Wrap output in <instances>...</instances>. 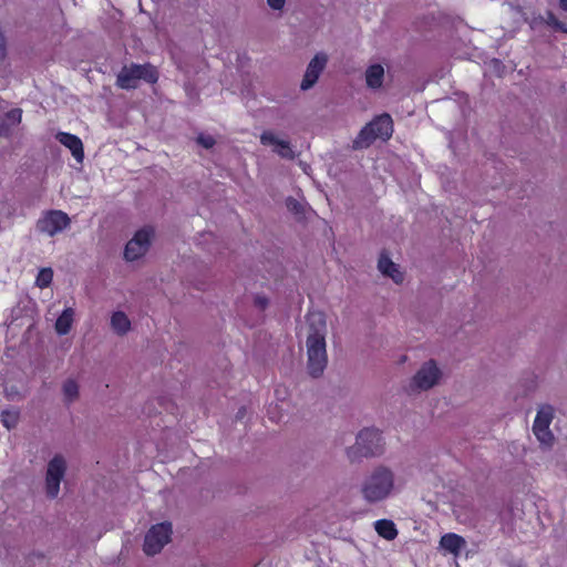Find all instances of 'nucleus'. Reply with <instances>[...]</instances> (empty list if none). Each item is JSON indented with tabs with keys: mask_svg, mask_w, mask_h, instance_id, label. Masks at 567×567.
Masks as SVG:
<instances>
[{
	"mask_svg": "<svg viewBox=\"0 0 567 567\" xmlns=\"http://www.w3.org/2000/svg\"><path fill=\"white\" fill-rule=\"evenodd\" d=\"M553 421V409L550 406H543L538 410L534 424L533 431L539 443L546 447L551 446L554 442V435L549 430V425Z\"/></svg>",
	"mask_w": 567,
	"mask_h": 567,
	"instance_id": "nucleus-11",
	"label": "nucleus"
},
{
	"mask_svg": "<svg viewBox=\"0 0 567 567\" xmlns=\"http://www.w3.org/2000/svg\"><path fill=\"white\" fill-rule=\"evenodd\" d=\"M287 206L291 210H297L298 203L295 199L289 198L288 202H287Z\"/></svg>",
	"mask_w": 567,
	"mask_h": 567,
	"instance_id": "nucleus-29",
	"label": "nucleus"
},
{
	"mask_svg": "<svg viewBox=\"0 0 567 567\" xmlns=\"http://www.w3.org/2000/svg\"><path fill=\"white\" fill-rule=\"evenodd\" d=\"M158 79L157 71L151 64H132L124 66L117 75L116 83L122 89H135L140 80L155 83Z\"/></svg>",
	"mask_w": 567,
	"mask_h": 567,
	"instance_id": "nucleus-6",
	"label": "nucleus"
},
{
	"mask_svg": "<svg viewBox=\"0 0 567 567\" xmlns=\"http://www.w3.org/2000/svg\"><path fill=\"white\" fill-rule=\"evenodd\" d=\"M545 22L556 31L567 33V24L560 22L553 12H547Z\"/></svg>",
	"mask_w": 567,
	"mask_h": 567,
	"instance_id": "nucleus-25",
	"label": "nucleus"
},
{
	"mask_svg": "<svg viewBox=\"0 0 567 567\" xmlns=\"http://www.w3.org/2000/svg\"><path fill=\"white\" fill-rule=\"evenodd\" d=\"M400 489V483L393 468L386 465L373 467L360 485L362 498L368 504H378L393 496Z\"/></svg>",
	"mask_w": 567,
	"mask_h": 567,
	"instance_id": "nucleus-2",
	"label": "nucleus"
},
{
	"mask_svg": "<svg viewBox=\"0 0 567 567\" xmlns=\"http://www.w3.org/2000/svg\"><path fill=\"white\" fill-rule=\"evenodd\" d=\"M260 143L265 146H271L272 152L281 158L293 159L296 157V153L293 152L290 142L288 140L280 138L272 131H264L260 135Z\"/></svg>",
	"mask_w": 567,
	"mask_h": 567,
	"instance_id": "nucleus-12",
	"label": "nucleus"
},
{
	"mask_svg": "<svg viewBox=\"0 0 567 567\" xmlns=\"http://www.w3.org/2000/svg\"><path fill=\"white\" fill-rule=\"evenodd\" d=\"M110 324L112 330L118 336H125L132 327L126 313L120 310L112 313Z\"/></svg>",
	"mask_w": 567,
	"mask_h": 567,
	"instance_id": "nucleus-19",
	"label": "nucleus"
},
{
	"mask_svg": "<svg viewBox=\"0 0 567 567\" xmlns=\"http://www.w3.org/2000/svg\"><path fill=\"white\" fill-rule=\"evenodd\" d=\"M308 334L306 340L308 355V371L311 377H320L328 363L327 357V321L320 311L307 316Z\"/></svg>",
	"mask_w": 567,
	"mask_h": 567,
	"instance_id": "nucleus-1",
	"label": "nucleus"
},
{
	"mask_svg": "<svg viewBox=\"0 0 567 567\" xmlns=\"http://www.w3.org/2000/svg\"><path fill=\"white\" fill-rule=\"evenodd\" d=\"M198 143L204 146L205 148H210L215 144V140L210 135H199L197 138Z\"/></svg>",
	"mask_w": 567,
	"mask_h": 567,
	"instance_id": "nucleus-26",
	"label": "nucleus"
},
{
	"mask_svg": "<svg viewBox=\"0 0 567 567\" xmlns=\"http://www.w3.org/2000/svg\"><path fill=\"white\" fill-rule=\"evenodd\" d=\"M465 547L466 540L455 533L444 534L440 539V549L455 557H457Z\"/></svg>",
	"mask_w": 567,
	"mask_h": 567,
	"instance_id": "nucleus-14",
	"label": "nucleus"
},
{
	"mask_svg": "<svg viewBox=\"0 0 567 567\" xmlns=\"http://www.w3.org/2000/svg\"><path fill=\"white\" fill-rule=\"evenodd\" d=\"M4 39L3 35L0 33V59L4 56Z\"/></svg>",
	"mask_w": 567,
	"mask_h": 567,
	"instance_id": "nucleus-30",
	"label": "nucleus"
},
{
	"mask_svg": "<svg viewBox=\"0 0 567 567\" xmlns=\"http://www.w3.org/2000/svg\"><path fill=\"white\" fill-rule=\"evenodd\" d=\"M70 223L68 214L62 210H49L37 221V229L42 234L53 237L68 228Z\"/></svg>",
	"mask_w": 567,
	"mask_h": 567,
	"instance_id": "nucleus-9",
	"label": "nucleus"
},
{
	"mask_svg": "<svg viewBox=\"0 0 567 567\" xmlns=\"http://www.w3.org/2000/svg\"><path fill=\"white\" fill-rule=\"evenodd\" d=\"M66 471V463L63 456L55 455L48 464L45 476L47 495L55 498L60 492V484Z\"/></svg>",
	"mask_w": 567,
	"mask_h": 567,
	"instance_id": "nucleus-10",
	"label": "nucleus"
},
{
	"mask_svg": "<svg viewBox=\"0 0 567 567\" xmlns=\"http://www.w3.org/2000/svg\"><path fill=\"white\" fill-rule=\"evenodd\" d=\"M559 7L561 10L567 11V0H559Z\"/></svg>",
	"mask_w": 567,
	"mask_h": 567,
	"instance_id": "nucleus-31",
	"label": "nucleus"
},
{
	"mask_svg": "<svg viewBox=\"0 0 567 567\" xmlns=\"http://www.w3.org/2000/svg\"><path fill=\"white\" fill-rule=\"evenodd\" d=\"M255 305L260 309L264 310L268 305V299L262 296H256L255 297Z\"/></svg>",
	"mask_w": 567,
	"mask_h": 567,
	"instance_id": "nucleus-28",
	"label": "nucleus"
},
{
	"mask_svg": "<svg viewBox=\"0 0 567 567\" xmlns=\"http://www.w3.org/2000/svg\"><path fill=\"white\" fill-rule=\"evenodd\" d=\"M384 79V68L379 64H371L365 71V83L369 89L378 90L382 86Z\"/></svg>",
	"mask_w": 567,
	"mask_h": 567,
	"instance_id": "nucleus-17",
	"label": "nucleus"
},
{
	"mask_svg": "<svg viewBox=\"0 0 567 567\" xmlns=\"http://www.w3.org/2000/svg\"><path fill=\"white\" fill-rule=\"evenodd\" d=\"M383 439L377 429H363L358 435L355 443L347 449V456L351 462H358L363 457H373L382 454Z\"/></svg>",
	"mask_w": 567,
	"mask_h": 567,
	"instance_id": "nucleus-3",
	"label": "nucleus"
},
{
	"mask_svg": "<svg viewBox=\"0 0 567 567\" xmlns=\"http://www.w3.org/2000/svg\"><path fill=\"white\" fill-rule=\"evenodd\" d=\"M286 0H267L268 6L274 10L284 8Z\"/></svg>",
	"mask_w": 567,
	"mask_h": 567,
	"instance_id": "nucleus-27",
	"label": "nucleus"
},
{
	"mask_svg": "<svg viewBox=\"0 0 567 567\" xmlns=\"http://www.w3.org/2000/svg\"><path fill=\"white\" fill-rule=\"evenodd\" d=\"M393 133V122L389 114L384 113L368 123L354 140L358 148L368 147L374 140H388Z\"/></svg>",
	"mask_w": 567,
	"mask_h": 567,
	"instance_id": "nucleus-4",
	"label": "nucleus"
},
{
	"mask_svg": "<svg viewBox=\"0 0 567 567\" xmlns=\"http://www.w3.org/2000/svg\"><path fill=\"white\" fill-rule=\"evenodd\" d=\"M172 525L169 523H159L147 532L144 540V551L146 555H156L171 540Z\"/></svg>",
	"mask_w": 567,
	"mask_h": 567,
	"instance_id": "nucleus-7",
	"label": "nucleus"
},
{
	"mask_svg": "<svg viewBox=\"0 0 567 567\" xmlns=\"http://www.w3.org/2000/svg\"><path fill=\"white\" fill-rule=\"evenodd\" d=\"M374 529L379 536L386 540H393L398 536L395 524L390 519H379L374 522Z\"/></svg>",
	"mask_w": 567,
	"mask_h": 567,
	"instance_id": "nucleus-21",
	"label": "nucleus"
},
{
	"mask_svg": "<svg viewBox=\"0 0 567 567\" xmlns=\"http://www.w3.org/2000/svg\"><path fill=\"white\" fill-rule=\"evenodd\" d=\"M154 231L151 227H144L135 233L128 240L124 250V258L127 261H134L142 258L148 250Z\"/></svg>",
	"mask_w": 567,
	"mask_h": 567,
	"instance_id": "nucleus-8",
	"label": "nucleus"
},
{
	"mask_svg": "<svg viewBox=\"0 0 567 567\" xmlns=\"http://www.w3.org/2000/svg\"><path fill=\"white\" fill-rule=\"evenodd\" d=\"M53 278V271L51 268H43L39 271L37 276L35 284L40 288H47Z\"/></svg>",
	"mask_w": 567,
	"mask_h": 567,
	"instance_id": "nucleus-24",
	"label": "nucleus"
},
{
	"mask_svg": "<svg viewBox=\"0 0 567 567\" xmlns=\"http://www.w3.org/2000/svg\"><path fill=\"white\" fill-rule=\"evenodd\" d=\"M20 412L18 409L3 410L1 412L2 424L8 429H14L19 422Z\"/></svg>",
	"mask_w": 567,
	"mask_h": 567,
	"instance_id": "nucleus-23",
	"label": "nucleus"
},
{
	"mask_svg": "<svg viewBox=\"0 0 567 567\" xmlns=\"http://www.w3.org/2000/svg\"><path fill=\"white\" fill-rule=\"evenodd\" d=\"M327 62L328 55L323 52H319L312 58L300 84L302 91L311 89L317 83L321 72L327 65Z\"/></svg>",
	"mask_w": 567,
	"mask_h": 567,
	"instance_id": "nucleus-13",
	"label": "nucleus"
},
{
	"mask_svg": "<svg viewBox=\"0 0 567 567\" xmlns=\"http://www.w3.org/2000/svg\"><path fill=\"white\" fill-rule=\"evenodd\" d=\"M75 311L73 308L69 307L62 311L59 318L55 321V331L60 336L68 334L72 328V323L74 320Z\"/></svg>",
	"mask_w": 567,
	"mask_h": 567,
	"instance_id": "nucleus-20",
	"label": "nucleus"
},
{
	"mask_svg": "<svg viewBox=\"0 0 567 567\" xmlns=\"http://www.w3.org/2000/svg\"><path fill=\"white\" fill-rule=\"evenodd\" d=\"M22 111L13 109L0 120V136H8L13 127L21 122Z\"/></svg>",
	"mask_w": 567,
	"mask_h": 567,
	"instance_id": "nucleus-18",
	"label": "nucleus"
},
{
	"mask_svg": "<svg viewBox=\"0 0 567 567\" xmlns=\"http://www.w3.org/2000/svg\"><path fill=\"white\" fill-rule=\"evenodd\" d=\"M378 269L383 276L391 278L395 284H401L404 279L399 265L394 264L385 254L380 255Z\"/></svg>",
	"mask_w": 567,
	"mask_h": 567,
	"instance_id": "nucleus-15",
	"label": "nucleus"
},
{
	"mask_svg": "<svg viewBox=\"0 0 567 567\" xmlns=\"http://www.w3.org/2000/svg\"><path fill=\"white\" fill-rule=\"evenodd\" d=\"M443 377L441 368L434 360L425 361L415 374L412 377L408 384V392L410 394L420 393L431 390L437 385Z\"/></svg>",
	"mask_w": 567,
	"mask_h": 567,
	"instance_id": "nucleus-5",
	"label": "nucleus"
},
{
	"mask_svg": "<svg viewBox=\"0 0 567 567\" xmlns=\"http://www.w3.org/2000/svg\"><path fill=\"white\" fill-rule=\"evenodd\" d=\"M56 140L62 145H64L65 147H68L71 151L73 157L78 162L83 161V157H84L83 144H82V141L76 135L60 132L56 135Z\"/></svg>",
	"mask_w": 567,
	"mask_h": 567,
	"instance_id": "nucleus-16",
	"label": "nucleus"
},
{
	"mask_svg": "<svg viewBox=\"0 0 567 567\" xmlns=\"http://www.w3.org/2000/svg\"><path fill=\"white\" fill-rule=\"evenodd\" d=\"M62 392L64 401L71 403L79 398V384L74 380L69 379L63 383Z\"/></svg>",
	"mask_w": 567,
	"mask_h": 567,
	"instance_id": "nucleus-22",
	"label": "nucleus"
}]
</instances>
